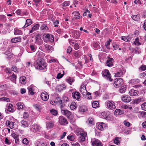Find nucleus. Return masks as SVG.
Instances as JSON below:
<instances>
[{
  "instance_id": "obj_44",
  "label": "nucleus",
  "mask_w": 146,
  "mask_h": 146,
  "mask_svg": "<svg viewBox=\"0 0 146 146\" xmlns=\"http://www.w3.org/2000/svg\"><path fill=\"white\" fill-rule=\"evenodd\" d=\"M88 122L89 123L92 125L94 124V119L93 118L91 117H89L88 120Z\"/></svg>"
},
{
  "instance_id": "obj_25",
  "label": "nucleus",
  "mask_w": 146,
  "mask_h": 146,
  "mask_svg": "<svg viewBox=\"0 0 146 146\" xmlns=\"http://www.w3.org/2000/svg\"><path fill=\"white\" fill-rule=\"evenodd\" d=\"M21 126L24 128L27 127L29 126L28 122L26 121L23 120L21 121Z\"/></svg>"
},
{
  "instance_id": "obj_54",
  "label": "nucleus",
  "mask_w": 146,
  "mask_h": 146,
  "mask_svg": "<svg viewBox=\"0 0 146 146\" xmlns=\"http://www.w3.org/2000/svg\"><path fill=\"white\" fill-rule=\"evenodd\" d=\"M139 69L142 71H144L146 70V66L145 65H142L140 68Z\"/></svg>"
},
{
  "instance_id": "obj_17",
  "label": "nucleus",
  "mask_w": 146,
  "mask_h": 146,
  "mask_svg": "<svg viewBox=\"0 0 146 146\" xmlns=\"http://www.w3.org/2000/svg\"><path fill=\"white\" fill-rule=\"evenodd\" d=\"M80 137L79 139V141L80 142H83L85 141V137L87 135L86 133H80Z\"/></svg>"
},
{
  "instance_id": "obj_27",
  "label": "nucleus",
  "mask_w": 146,
  "mask_h": 146,
  "mask_svg": "<svg viewBox=\"0 0 146 146\" xmlns=\"http://www.w3.org/2000/svg\"><path fill=\"white\" fill-rule=\"evenodd\" d=\"M14 34L15 35H20L22 34V31L17 29H14Z\"/></svg>"
},
{
  "instance_id": "obj_23",
  "label": "nucleus",
  "mask_w": 146,
  "mask_h": 146,
  "mask_svg": "<svg viewBox=\"0 0 146 146\" xmlns=\"http://www.w3.org/2000/svg\"><path fill=\"white\" fill-rule=\"evenodd\" d=\"M39 27V25L38 24H36L32 27L31 30L30 31L29 33H33L38 29Z\"/></svg>"
},
{
  "instance_id": "obj_39",
  "label": "nucleus",
  "mask_w": 146,
  "mask_h": 146,
  "mask_svg": "<svg viewBox=\"0 0 146 146\" xmlns=\"http://www.w3.org/2000/svg\"><path fill=\"white\" fill-rule=\"evenodd\" d=\"M123 75V72L121 71L118 72L117 73L115 74V76L121 77Z\"/></svg>"
},
{
  "instance_id": "obj_5",
  "label": "nucleus",
  "mask_w": 146,
  "mask_h": 146,
  "mask_svg": "<svg viewBox=\"0 0 146 146\" xmlns=\"http://www.w3.org/2000/svg\"><path fill=\"white\" fill-rule=\"evenodd\" d=\"M123 83V81L122 78H117L115 80L113 85L115 87H119Z\"/></svg>"
},
{
  "instance_id": "obj_50",
  "label": "nucleus",
  "mask_w": 146,
  "mask_h": 146,
  "mask_svg": "<svg viewBox=\"0 0 146 146\" xmlns=\"http://www.w3.org/2000/svg\"><path fill=\"white\" fill-rule=\"evenodd\" d=\"M37 146H47V144L42 141H40L38 143Z\"/></svg>"
},
{
  "instance_id": "obj_4",
  "label": "nucleus",
  "mask_w": 146,
  "mask_h": 146,
  "mask_svg": "<svg viewBox=\"0 0 146 146\" xmlns=\"http://www.w3.org/2000/svg\"><path fill=\"white\" fill-rule=\"evenodd\" d=\"M102 74L103 76L107 80L110 81H112L111 78V75L108 70L105 69L103 70L102 72Z\"/></svg>"
},
{
  "instance_id": "obj_24",
  "label": "nucleus",
  "mask_w": 146,
  "mask_h": 146,
  "mask_svg": "<svg viewBox=\"0 0 146 146\" xmlns=\"http://www.w3.org/2000/svg\"><path fill=\"white\" fill-rule=\"evenodd\" d=\"M98 129L101 130H102L106 127V125L103 123H100L98 126Z\"/></svg>"
},
{
  "instance_id": "obj_52",
  "label": "nucleus",
  "mask_w": 146,
  "mask_h": 146,
  "mask_svg": "<svg viewBox=\"0 0 146 146\" xmlns=\"http://www.w3.org/2000/svg\"><path fill=\"white\" fill-rule=\"evenodd\" d=\"M0 100L3 101H6L7 102H9V98H0Z\"/></svg>"
},
{
  "instance_id": "obj_55",
  "label": "nucleus",
  "mask_w": 146,
  "mask_h": 146,
  "mask_svg": "<svg viewBox=\"0 0 146 146\" xmlns=\"http://www.w3.org/2000/svg\"><path fill=\"white\" fill-rule=\"evenodd\" d=\"M70 4V2L69 1H65L62 4L63 7H66L69 5Z\"/></svg>"
},
{
  "instance_id": "obj_29",
  "label": "nucleus",
  "mask_w": 146,
  "mask_h": 146,
  "mask_svg": "<svg viewBox=\"0 0 146 146\" xmlns=\"http://www.w3.org/2000/svg\"><path fill=\"white\" fill-rule=\"evenodd\" d=\"M127 88L126 85H123L121 86V88L119 90V92L121 93H123L125 92Z\"/></svg>"
},
{
  "instance_id": "obj_42",
  "label": "nucleus",
  "mask_w": 146,
  "mask_h": 146,
  "mask_svg": "<svg viewBox=\"0 0 146 146\" xmlns=\"http://www.w3.org/2000/svg\"><path fill=\"white\" fill-rule=\"evenodd\" d=\"M99 102L97 101H94L92 104V106L93 108H96L99 106Z\"/></svg>"
},
{
  "instance_id": "obj_32",
  "label": "nucleus",
  "mask_w": 146,
  "mask_h": 146,
  "mask_svg": "<svg viewBox=\"0 0 146 146\" xmlns=\"http://www.w3.org/2000/svg\"><path fill=\"white\" fill-rule=\"evenodd\" d=\"M72 34L74 38H78L80 35L79 33L77 31H74L72 33Z\"/></svg>"
},
{
  "instance_id": "obj_45",
  "label": "nucleus",
  "mask_w": 146,
  "mask_h": 146,
  "mask_svg": "<svg viewBox=\"0 0 146 146\" xmlns=\"http://www.w3.org/2000/svg\"><path fill=\"white\" fill-rule=\"evenodd\" d=\"M33 106L37 111L40 112L41 108L39 105L37 104H35L33 105Z\"/></svg>"
},
{
  "instance_id": "obj_9",
  "label": "nucleus",
  "mask_w": 146,
  "mask_h": 146,
  "mask_svg": "<svg viewBox=\"0 0 146 146\" xmlns=\"http://www.w3.org/2000/svg\"><path fill=\"white\" fill-rule=\"evenodd\" d=\"M59 123L61 125H65L68 123L66 119L63 116H60L59 117Z\"/></svg>"
},
{
  "instance_id": "obj_6",
  "label": "nucleus",
  "mask_w": 146,
  "mask_h": 146,
  "mask_svg": "<svg viewBox=\"0 0 146 146\" xmlns=\"http://www.w3.org/2000/svg\"><path fill=\"white\" fill-rule=\"evenodd\" d=\"M91 142L92 146H102V143L98 139H92Z\"/></svg>"
},
{
  "instance_id": "obj_20",
  "label": "nucleus",
  "mask_w": 146,
  "mask_h": 146,
  "mask_svg": "<svg viewBox=\"0 0 146 146\" xmlns=\"http://www.w3.org/2000/svg\"><path fill=\"white\" fill-rule=\"evenodd\" d=\"M129 94L131 96H137L139 93V92L137 90L131 89L129 92Z\"/></svg>"
},
{
  "instance_id": "obj_53",
  "label": "nucleus",
  "mask_w": 146,
  "mask_h": 146,
  "mask_svg": "<svg viewBox=\"0 0 146 146\" xmlns=\"http://www.w3.org/2000/svg\"><path fill=\"white\" fill-rule=\"evenodd\" d=\"M13 106L11 104H9L8 106V110L10 112H13V109L12 108Z\"/></svg>"
},
{
  "instance_id": "obj_37",
  "label": "nucleus",
  "mask_w": 146,
  "mask_h": 146,
  "mask_svg": "<svg viewBox=\"0 0 146 146\" xmlns=\"http://www.w3.org/2000/svg\"><path fill=\"white\" fill-rule=\"evenodd\" d=\"M36 54L39 56L40 58H43L45 56V54L43 52L41 51H38L37 52Z\"/></svg>"
},
{
  "instance_id": "obj_2",
  "label": "nucleus",
  "mask_w": 146,
  "mask_h": 146,
  "mask_svg": "<svg viewBox=\"0 0 146 146\" xmlns=\"http://www.w3.org/2000/svg\"><path fill=\"white\" fill-rule=\"evenodd\" d=\"M80 92L83 96H85L86 95L88 96L87 98L89 99H92L91 93L87 92L86 89V86L85 85H82L81 86L80 89Z\"/></svg>"
},
{
  "instance_id": "obj_59",
  "label": "nucleus",
  "mask_w": 146,
  "mask_h": 146,
  "mask_svg": "<svg viewBox=\"0 0 146 146\" xmlns=\"http://www.w3.org/2000/svg\"><path fill=\"white\" fill-rule=\"evenodd\" d=\"M121 38L122 40H124L126 42H129V40H128L127 38V37H125L124 36H122L121 37Z\"/></svg>"
},
{
  "instance_id": "obj_1",
  "label": "nucleus",
  "mask_w": 146,
  "mask_h": 146,
  "mask_svg": "<svg viewBox=\"0 0 146 146\" xmlns=\"http://www.w3.org/2000/svg\"><path fill=\"white\" fill-rule=\"evenodd\" d=\"M47 64L46 63L43 62L41 59H38L36 61L35 67L36 69L40 70H43L44 71L46 70V67Z\"/></svg>"
},
{
  "instance_id": "obj_31",
  "label": "nucleus",
  "mask_w": 146,
  "mask_h": 146,
  "mask_svg": "<svg viewBox=\"0 0 146 146\" xmlns=\"http://www.w3.org/2000/svg\"><path fill=\"white\" fill-rule=\"evenodd\" d=\"M44 47L48 52H49L51 50H53V47L50 45L47 44H45Z\"/></svg>"
},
{
  "instance_id": "obj_47",
  "label": "nucleus",
  "mask_w": 146,
  "mask_h": 146,
  "mask_svg": "<svg viewBox=\"0 0 146 146\" xmlns=\"http://www.w3.org/2000/svg\"><path fill=\"white\" fill-rule=\"evenodd\" d=\"M11 80L14 82L16 81V75L13 74L12 76L10 77Z\"/></svg>"
},
{
  "instance_id": "obj_19",
  "label": "nucleus",
  "mask_w": 146,
  "mask_h": 146,
  "mask_svg": "<svg viewBox=\"0 0 146 146\" xmlns=\"http://www.w3.org/2000/svg\"><path fill=\"white\" fill-rule=\"evenodd\" d=\"M46 128L50 129L53 127L54 125V122L53 121L46 122Z\"/></svg>"
},
{
  "instance_id": "obj_38",
  "label": "nucleus",
  "mask_w": 146,
  "mask_h": 146,
  "mask_svg": "<svg viewBox=\"0 0 146 146\" xmlns=\"http://www.w3.org/2000/svg\"><path fill=\"white\" fill-rule=\"evenodd\" d=\"M17 106L18 110L22 109L23 108V105L21 102H19L17 104Z\"/></svg>"
},
{
  "instance_id": "obj_7",
  "label": "nucleus",
  "mask_w": 146,
  "mask_h": 146,
  "mask_svg": "<svg viewBox=\"0 0 146 146\" xmlns=\"http://www.w3.org/2000/svg\"><path fill=\"white\" fill-rule=\"evenodd\" d=\"M105 104L107 105L108 108L109 109L112 110L115 109L116 108L115 103L113 102L107 101Z\"/></svg>"
},
{
  "instance_id": "obj_8",
  "label": "nucleus",
  "mask_w": 146,
  "mask_h": 146,
  "mask_svg": "<svg viewBox=\"0 0 146 146\" xmlns=\"http://www.w3.org/2000/svg\"><path fill=\"white\" fill-rule=\"evenodd\" d=\"M50 103L53 105H56L58 103L60 105V108L61 107V106H62V101L60 100V97L56 98L53 102L52 101L50 102Z\"/></svg>"
},
{
  "instance_id": "obj_60",
  "label": "nucleus",
  "mask_w": 146,
  "mask_h": 146,
  "mask_svg": "<svg viewBox=\"0 0 146 146\" xmlns=\"http://www.w3.org/2000/svg\"><path fill=\"white\" fill-rule=\"evenodd\" d=\"M68 139L71 141H73L74 139V137L72 135H70L68 136L67 137Z\"/></svg>"
},
{
  "instance_id": "obj_21",
  "label": "nucleus",
  "mask_w": 146,
  "mask_h": 146,
  "mask_svg": "<svg viewBox=\"0 0 146 146\" xmlns=\"http://www.w3.org/2000/svg\"><path fill=\"white\" fill-rule=\"evenodd\" d=\"M72 96L74 98L77 100L79 99L80 97V93L77 92L72 93Z\"/></svg>"
},
{
  "instance_id": "obj_33",
  "label": "nucleus",
  "mask_w": 146,
  "mask_h": 146,
  "mask_svg": "<svg viewBox=\"0 0 146 146\" xmlns=\"http://www.w3.org/2000/svg\"><path fill=\"white\" fill-rule=\"evenodd\" d=\"M73 54L77 58L79 57L82 55L79 50L74 52Z\"/></svg>"
},
{
  "instance_id": "obj_26",
  "label": "nucleus",
  "mask_w": 146,
  "mask_h": 146,
  "mask_svg": "<svg viewBox=\"0 0 146 146\" xmlns=\"http://www.w3.org/2000/svg\"><path fill=\"white\" fill-rule=\"evenodd\" d=\"M32 24V21L30 19H28L26 21V23L24 26L23 28H25L29 26L30 25Z\"/></svg>"
},
{
  "instance_id": "obj_63",
  "label": "nucleus",
  "mask_w": 146,
  "mask_h": 146,
  "mask_svg": "<svg viewBox=\"0 0 146 146\" xmlns=\"http://www.w3.org/2000/svg\"><path fill=\"white\" fill-rule=\"evenodd\" d=\"M5 143L6 144L10 145L11 144V142L7 138H6L5 140Z\"/></svg>"
},
{
  "instance_id": "obj_16",
  "label": "nucleus",
  "mask_w": 146,
  "mask_h": 146,
  "mask_svg": "<svg viewBox=\"0 0 146 146\" xmlns=\"http://www.w3.org/2000/svg\"><path fill=\"white\" fill-rule=\"evenodd\" d=\"M31 129L33 131L37 132L39 129L40 127L37 124H35L32 126Z\"/></svg>"
},
{
  "instance_id": "obj_58",
  "label": "nucleus",
  "mask_w": 146,
  "mask_h": 146,
  "mask_svg": "<svg viewBox=\"0 0 146 146\" xmlns=\"http://www.w3.org/2000/svg\"><path fill=\"white\" fill-rule=\"evenodd\" d=\"M129 41V42L130 40L133 38V35L132 34H129L127 36Z\"/></svg>"
},
{
  "instance_id": "obj_22",
  "label": "nucleus",
  "mask_w": 146,
  "mask_h": 146,
  "mask_svg": "<svg viewBox=\"0 0 146 146\" xmlns=\"http://www.w3.org/2000/svg\"><path fill=\"white\" fill-rule=\"evenodd\" d=\"M66 88V86L64 84H61L58 85L56 87V90L60 92Z\"/></svg>"
},
{
  "instance_id": "obj_57",
  "label": "nucleus",
  "mask_w": 146,
  "mask_h": 146,
  "mask_svg": "<svg viewBox=\"0 0 146 146\" xmlns=\"http://www.w3.org/2000/svg\"><path fill=\"white\" fill-rule=\"evenodd\" d=\"M64 75V73L63 74H61L60 73H58L57 76L56 78L57 79H60Z\"/></svg>"
},
{
  "instance_id": "obj_11",
  "label": "nucleus",
  "mask_w": 146,
  "mask_h": 146,
  "mask_svg": "<svg viewBox=\"0 0 146 146\" xmlns=\"http://www.w3.org/2000/svg\"><path fill=\"white\" fill-rule=\"evenodd\" d=\"M62 106H61V113L62 114L66 116L67 117L69 118L71 115V113L70 112L67 110H64L62 109Z\"/></svg>"
},
{
  "instance_id": "obj_10",
  "label": "nucleus",
  "mask_w": 146,
  "mask_h": 146,
  "mask_svg": "<svg viewBox=\"0 0 146 146\" xmlns=\"http://www.w3.org/2000/svg\"><path fill=\"white\" fill-rule=\"evenodd\" d=\"M121 100L124 102H129L131 101V98L129 96L124 95L121 96Z\"/></svg>"
},
{
  "instance_id": "obj_43",
  "label": "nucleus",
  "mask_w": 146,
  "mask_h": 146,
  "mask_svg": "<svg viewBox=\"0 0 146 146\" xmlns=\"http://www.w3.org/2000/svg\"><path fill=\"white\" fill-rule=\"evenodd\" d=\"M22 142L24 144L26 145H29V141L26 138H24L22 141Z\"/></svg>"
},
{
  "instance_id": "obj_14",
  "label": "nucleus",
  "mask_w": 146,
  "mask_h": 146,
  "mask_svg": "<svg viewBox=\"0 0 146 146\" xmlns=\"http://www.w3.org/2000/svg\"><path fill=\"white\" fill-rule=\"evenodd\" d=\"M108 59L107 60L106 64L108 66L111 67L113 65V63L114 62V60L113 58H111L108 57Z\"/></svg>"
},
{
  "instance_id": "obj_35",
  "label": "nucleus",
  "mask_w": 146,
  "mask_h": 146,
  "mask_svg": "<svg viewBox=\"0 0 146 146\" xmlns=\"http://www.w3.org/2000/svg\"><path fill=\"white\" fill-rule=\"evenodd\" d=\"M40 28L43 32H46L48 30V28L45 25H42Z\"/></svg>"
},
{
  "instance_id": "obj_48",
  "label": "nucleus",
  "mask_w": 146,
  "mask_h": 146,
  "mask_svg": "<svg viewBox=\"0 0 146 146\" xmlns=\"http://www.w3.org/2000/svg\"><path fill=\"white\" fill-rule=\"evenodd\" d=\"M50 111L52 114L54 115H56L58 113L57 111L53 109L51 110Z\"/></svg>"
},
{
  "instance_id": "obj_61",
  "label": "nucleus",
  "mask_w": 146,
  "mask_h": 146,
  "mask_svg": "<svg viewBox=\"0 0 146 146\" xmlns=\"http://www.w3.org/2000/svg\"><path fill=\"white\" fill-rule=\"evenodd\" d=\"M5 71L7 73H9L10 74L11 73V69L8 68H7L5 69Z\"/></svg>"
},
{
  "instance_id": "obj_18",
  "label": "nucleus",
  "mask_w": 146,
  "mask_h": 146,
  "mask_svg": "<svg viewBox=\"0 0 146 146\" xmlns=\"http://www.w3.org/2000/svg\"><path fill=\"white\" fill-rule=\"evenodd\" d=\"M15 124L14 122H12L10 121L7 120L6 121V125L10 128L11 129H13L14 128V126Z\"/></svg>"
},
{
  "instance_id": "obj_30",
  "label": "nucleus",
  "mask_w": 146,
  "mask_h": 146,
  "mask_svg": "<svg viewBox=\"0 0 146 146\" xmlns=\"http://www.w3.org/2000/svg\"><path fill=\"white\" fill-rule=\"evenodd\" d=\"M21 40V38L20 37H15L13 38L11 40V42L12 43H16L17 42H19Z\"/></svg>"
},
{
  "instance_id": "obj_34",
  "label": "nucleus",
  "mask_w": 146,
  "mask_h": 146,
  "mask_svg": "<svg viewBox=\"0 0 146 146\" xmlns=\"http://www.w3.org/2000/svg\"><path fill=\"white\" fill-rule=\"evenodd\" d=\"M123 111L119 109H116L114 112V114L118 115L123 113Z\"/></svg>"
},
{
  "instance_id": "obj_49",
  "label": "nucleus",
  "mask_w": 146,
  "mask_h": 146,
  "mask_svg": "<svg viewBox=\"0 0 146 146\" xmlns=\"http://www.w3.org/2000/svg\"><path fill=\"white\" fill-rule=\"evenodd\" d=\"M0 19L1 21L5 22L6 21V17L5 15H1L0 16Z\"/></svg>"
},
{
  "instance_id": "obj_3",
  "label": "nucleus",
  "mask_w": 146,
  "mask_h": 146,
  "mask_svg": "<svg viewBox=\"0 0 146 146\" xmlns=\"http://www.w3.org/2000/svg\"><path fill=\"white\" fill-rule=\"evenodd\" d=\"M43 39L44 42H47L49 41L53 42L54 41V38L53 36L51 35H43Z\"/></svg>"
},
{
  "instance_id": "obj_51",
  "label": "nucleus",
  "mask_w": 146,
  "mask_h": 146,
  "mask_svg": "<svg viewBox=\"0 0 146 146\" xmlns=\"http://www.w3.org/2000/svg\"><path fill=\"white\" fill-rule=\"evenodd\" d=\"M114 143L117 145H119L120 144V141L119 140V138L116 137L114 140Z\"/></svg>"
},
{
  "instance_id": "obj_46",
  "label": "nucleus",
  "mask_w": 146,
  "mask_h": 146,
  "mask_svg": "<svg viewBox=\"0 0 146 146\" xmlns=\"http://www.w3.org/2000/svg\"><path fill=\"white\" fill-rule=\"evenodd\" d=\"M134 44L137 45H139L141 44V43L139 42V39L138 38H136L134 42Z\"/></svg>"
},
{
  "instance_id": "obj_56",
  "label": "nucleus",
  "mask_w": 146,
  "mask_h": 146,
  "mask_svg": "<svg viewBox=\"0 0 146 146\" xmlns=\"http://www.w3.org/2000/svg\"><path fill=\"white\" fill-rule=\"evenodd\" d=\"M142 109L144 110H146V102L144 103L141 105Z\"/></svg>"
},
{
  "instance_id": "obj_12",
  "label": "nucleus",
  "mask_w": 146,
  "mask_h": 146,
  "mask_svg": "<svg viewBox=\"0 0 146 146\" xmlns=\"http://www.w3.org/2000/svg\"><path fill=\"white\" fill-rule=\"evenodd\" d=\"M40 96L42 100L44 101H47L49 98V95L46 92H44L41 93Z\"/></svg>"
},
{
  "instance_id": "obj_13",
  "label": "nucleus",
  "mask_w": 146,
  "mask_h": 146,
  "mask_svg": "<svg viewBox=\"0 0 146 146\" xmlns=\"http://www.w3.org/2000/svg\"><path fill=\"white\" fill-rule=\"evenodd\" d=\"M72 14L74 15V17H76L73 18L72 20H75L80 19L82 17V16L80 15L79 12L77 11H76L73 12Z\"/></svg>"
},
{
  "instance_id": "obj_36",
  "label": "nucleus",
  "mask_w": 146,
  "mask_h": 146,
  "mask_svg": "<svg viewBox=\"0 0 146 146\" xmlns=\"http://www.w3.org/2000/svg\"><path fill=\"white\" fill-rule=\"evenodd\" d=\"M30 48L31 49V50L33 52L36 51L37 48V47L36 46L33 44H31L30 45Z\"/></svg>"
},
{
  "instance_id": "obj_62",
  "label": "nucleus",
  "mask_w": 146,
  "mask_h": 146,
  "mask_svg": "<svg viewBox=\"0 0 146 146\" xmlns=\"http://www.w3.org/2000/svg\"><path fill=\"white\" fill-rule=\"evenodd\" d=\"M101 115H102V118H105L107 117V116L106 115V113L105 112H102Z\"/></svg>"
},
{
  "instance_id": "obj_41",
  "label": "nucleus",
  "mask_w": 146,
  "mask_h": 146,
  "mask_svg": "<svg viewBox=\"0 0 146 146\" xmlns=\"http://www.w3.org/2000/svg\"><path fill=\"white\" fill-rule=\"evenodd\" d=\"M28 89L29 90V94L31 95H33L34 94V92L33 91V87L31 86L29 87Z\"/></svg>"
},
{
  "instance_id": "obj_40",
  "label": "nucleus",
  "mask_w": 146,
  "mask_h": 146,
  "mask_svg": "<svg viewBox=\"0 0 146 146\" xmlns=\"http://www.w3.org/2000/svg\"><path fill=\"white\" fill-rule=\"evenodd\" d=\"M131 18L133 20L136 21H138L140 19L139 16L137 15H133Z\"/></svg>"
},
{
  "instance_id": "obj_15",
  "label": "nucleus",
  "mask_w": 146,
  "mask_h": 146,
  "mask_svg": "<svg viewBox=\"0 0 146 146\" xmlns=\"http://www.w3.org/2000/svg\"><path fill=\"white\" fill-rule=\"evenodd\" d=\"M36 42L39 45H41L43 42L42 39L40 38V35H36L35 36Z\"/></svg>"
},
{
  "instance_id": "obj_28",
  "label": "nucleus",
  "mask_w": 146,
  "mask_h": 146,
  "mask_svg": "<svg viewBox=\"0 0 146 146\" xmlns=\"http://www.w3.org/2000/svg\"><path fill=\"white\" fill-rule=\"evenodd\" d=\"M19 81L21 84H25L26 82V77L25 76L21 77L20 78Z\"/></svg>"
},
{
  "instance_id": "obj_64",
  "label": "nucleus",
  "mask_w": 146,
  "mask_h": 146,
  "mask_svg": "<svg viewBox=\"0 0 146 146\" xmlns=\"http://www.w3.org/2000/svg\"><path fill=\"white\" fill-rule=\"evenodd\" d=\"M123 123L124 124L127 126L129 127L130 125V123L126 121H124Z\"/></svg>"
}]
</instances>
